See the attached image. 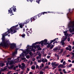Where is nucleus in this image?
<instances>
[{
	"label": "nucleus",
	"mask_w": 74,
	"mask_h": 74,
	"mask_svg": "<svg viewBox=\"0 0 74 74\" xmlns=\"http://www.w3.org/2000/svg\"><path fill=\"white\" fill-rule=\"evenodd\" d=\"M19 27H18V25H16L15 26H13L9 30H8L6 33L2 34V42L1 43L0 45L1 46H4L5 47H8L9 46V43L10 41H8L6 43L3 42L4 39V36H7L8 34H10L11 33V34H13L14 33H15L17 32L16 30H18Z\"/></svg>",
	"instance_id": "f257e3e1"
},
{
	"label": "nucleus",
	"mask_w": 74,
	"mask_h": 74,
	"mask_svg": "<svg viewBox=\"0 0 74 74\" xmlns=\"http://www.w3.org/2000/svg\"><path fill=\"white\" fill-rule=\"evenodd\" d=\"M27 48H28V49H27L25 51H24V52L22 53V56L24 57L25 56V54H27V53H29V52H30L32 51H33V52L36 51V49H33V46H30L29 45L27 46Z\"/></svg>",
	"instance_id": "f03ea898"
},
{
	"label": "nucleus",
	"mask_w": 74,
	"mask_h": 74,
	"mask_svg": "<svg viewBox=\"0 0 74 74\" xmlns=\"http://www.w3.org/2000/svg\"><path fill=\"white\" fill-rule=\"evenodd\" d=\"M41 44V45L42 46L43 45V44L47 45V40L45 39L44 40L42 41L41 42H36L35 43L33 44L32 45H36V44Z\"/></svg>",
	"instance_id": "7ed1b4c3"
},
{
	"label": "nucleus",
	"mask_w": 74,
	"mask_h": 74,
	"mask_svg": "<svg viewBox=\"0 0 74 74\" xmlns=\"http://www.w3.org/2000/svg\"><path fill=\"white\" fill-rule=\"evenodd\" d=\"M16 8L15 7H13L12 8H11L10 9V10H8V11L10 13H12V10H13L14 12H15L16 11Z\"/></svg>",
	"instance_id": "20e7f679"
},
{
	"label": "nucleus",
	"mask_w": 74,
	"mask_h": 74,
	"mask_svg": "<svg viewBox=\"0 0 74 74\" xmlns=\"http://www.w3.org/2000/svg\"><path fill=\"white\" fill-rule=\"evenodd\" d=\"M68 27H71V28H74V22L71 23H69L68 25Z\"/></svg>",
	"instance_id": "39448f33"
},
{
	"label": "nucleus",
	"mask_w": 74,
	"mask_h": 74,
	"mask_svg": "<svg viewBox=\"0 0 74 74\" xmlns=\"http://www.w3.org/2000/svg\"><path fill=\"white\" fill-rule=\"evenodd\" d=\"M51 64H52V66L53 67H54V66H58L59 64V63H56V62H53Z\"/></svg>",
	"instance_id": "423d86ee"
},
{
	"label": "nucleus",
	"mask_w": 74,
	"mask_h": 74,
	"mask_svg": "<svg viewBox=\"0 0 74 74\" xmlns=\"http://www.w3.org/2000/svg\"><path fill=\"white\" fill-rule=\"evenodd\" d=\"M16 44L14 43H12L11 44V46H10V48L11 49H13L14 48V47H15Z\"/></svg>",
	"instance_id": "0eeeda50"
},
{
	"label": "nucleus",
	"mask_w": 74,
	"mask_h": 74,
	"mask_svg": "<svg viewBox=\"0 0 74 74\" xmlns=\"http://www.w3.org/2000/svg\"><path fill=\"white\" fill-rule=\"evenodd\" d=\"M58 52H59V53L60 54L61 53H62V52H63V49H61L58 50Z\"/></svg>",
	"instance_id": "6e6552de"
},
{
	"label": "nucleus",
	"mask_w": 74,
	"mask_h": 74,
	"mask_svg": "<svg viewBox=\"0 0 74 74\" xmlns=\"http://www.w3.org/2000/svg\"><path fill=\"white\" fill-rule=\"evenodd\" d=\"M59 47H57L53 49V51H54L56 52V51H57V50H59Z\"/></svg>",
	"instance_id": "1a4fd4ad"
},
{
	"label": "nucleus",
	"mask_w": 74,
	"mask_h": 74,
	"mask_svg": "<svg viewBox=\"0 0 74 74\" xmlns=\"http://www.w3.org/2000/svg\"><path fill=\"white\" fill-rule=\"evenodd\" d=\"M62 67V68H65V67H66V66H63V64H60L58 66V68H60V67Z\"/></svg>",
	"instance_id": "9d476101"
},
{
	"label": "nucleus",
	"mask_w": 74,
	"mask_h": 74,
	"mask_svg": "<svg viewBox=\"0 0 74 74\" xmlns=\"http://www.w3.org/2000/svg\"><path fill=\"white\" fill-rule=\"evenodd\" d=\"M37 48L38 49V50H41V49L40 48V47L39 45L36 46Z\"/></svg>",
	"instance_id": "9b49d317"
},
{
	"label": "nucleus",
	"mask_w": 74,
	"mask_h": 74,
	"mask_svg": "<svg viewBox=\"0 0 74 74\" xmlns=\"http://www.w3.org/2000/svg\"><path fill=\"white\" fill-rule=\"evenodd\" d=\"M64 33L65 36H67L69 35V34L67 33V31L64 32Z\"/></svg>",
	"instance_id": "f8f14e48"
},
{
	"label": "nucleus",
	"mask_w": 74,
	"mask_h": 74,
	"mask_svg": "<svg viewBox=\"0 0 74 74\" xmlns=\"http://www.w3.org/2000/svg\"><path fill=\"white\" fill-rule=\"evenodd\" d=\"M33 20L34 21H35L36 19H37V16H34L32 17Z\"/></svg>",
	"instance_id": "ddd939ff"
},
{
	"label": "nucleus",
	"mask_w": 74,
	"mask_h": 74,
	"mask_svg": "<svg viewBox=\"0 0 74 74\" xmlns=\"http://www.w3.org/2000/svg\"><path fill=\"white\" fill-rule=\"evenodd\" d=\"M15 64V63L12 61H10V65H11V64Z\"/></svg>",
	"instance_id": "4468645a"
},
{
	"label": "nucleus",
	"mask_w": 74,
	"mask_h": 74,
	"mask_svg": "<svg viewBox=\"0 0 74 74\" xmlns=\"http://www.w3.org/2000/svg\"><path fill=\"white\" fill-rule=\"evenodd\" d=\"M17 54V52L16 51L14 52V53H13L12 55L13 56H15V55H16Z\"/></svg>",
	"instance_id": "2eb2a0df"
},
{
	"label": "nucleus",
	"mask_w": 74,
	"mask_h": 74,
	"mask_svg": "<svg viewBox=\"0 0 74 74\" xmlns=\"http://www.w3.org/2000/svg\"><path fill=\"white\" fill-rule=\"evenodd\" d=\"M35 67H36L35 66L33 65L31 66V69H32V70H34V69H35Z\"/></svg>",
	"instance_id": "dca6fc26"
},
{
	"label": "nucleus",
	"mask_w": 74,
	"mask_h": 74,
	"mask_svg": "<svg viewBox=\"0 0 74 74\" xmlns=\"http://www.w3.org/2000/svg\"><path fill=\"white\" fill-rule=\"evenodd\" d=\"M64 36H63V41H65L66 39H67V36H65V37H64Z\"/></svg>",
	"instance_id": "f3484780"
},
{
	"label": "nucleus",
	"mask_w": 74,
	"mask_h": 74,
	"mask_svg": "<svg viewBox=\"0 0 74 74\" xmlns=\"http://www.w3.org/2000/svg\"><path fill=\"white\" fill-rule=\"evenodd\" d=\"M69 31L71 33H72V32H74V29H73V30H71V28H70L69 29Z\"/></svg>",
	"instance_id": "a211bd4d"
},
{
	"label": "nucleus",
	"mask_w": 74,
	"mask_h": 74,
	"mask_svg": "<svg viewBox=\"0 0 74 74\" xmlns=\"http://www.w3.org/2000/svg\"><path fill=\"white\" fill-rule=\"evenodd\" d=\"M4 65H5V64L4 63H0V66L1 67H3V66Z\"/></svg>",
	"instance_id": "6ab92c4d"
},
{
	"label": "nucleus",
	"mask_w": 74,
	"mask_h": 74,
	"mask_svg": "<svg viewBox=\"0 0 74 74\" xmlns=\"http://www.w3.org/2000/svg\"><path fill=\"white\" fill-rule=\"evenodd\" d=\"M21 68L22 70H25V66H22Z\"/></svg>",
	"instance_id": "aec40b11"
},
{
	"label": "nucleus",
	"mask_w": 74,
	"mask_h": 74,
	"mask_svg": "<svg viewBox=\"0 0 74 74\" xmlns=\"http://www.w3.org/2000/svg\"><path fill=\"white\" fill-rule=\"evenodd\" d=\"M8 68V66H6L3 69L4 70H7V69Z\"/></svg>",
	"instance_id": "412c9836"
},
{
	"label": "nucleus",
	"mask_w": 74,
	"mask_h": 74,
	"mask_svg": "<svg viewBox=\"0 0 74 74\" xmlns=\"http://www.w3.org/2000/svg\"><path fill=\"white\" fill-rule=\"evenodd\" d=\"M71 53L72 55H73L72 57V58L73 59V58H74V53L72 52Z\"/></svg>",
	"instance_id": "4be33fe9"
},
{
	"label": "nucleus",
	"mask_w": 74,
	"mask_h": 74,
	"mask_svg": "<svg viewBox=\"0 0 74 74\" xmlns=\"http://www.w3.org/2000/svg\"><path fill=\"white\" fill-rule=\"evenodd\" d=\"M40 0H37L36 1V2L38 3V4H40Z\"/></svg>",
	"instance_id": "5701e85b"
},
{
	"label": "nucleus",
	"mask_w": 74,
	"mask_h": 74,
	"mask_svg": "<svg viewBox=\"0 0 74 74\" xmlns=\"http://www.w3.org/2000/svg\"><path fill=\"white\" fill-rule=\"evenodd\" d=\"M63 66H65L66 65V61H64L63 62V64H62Z\"/></svg>",
	"instance_id": "b1692460"
},
{
	"label": "nucleus",
	"mask_w": 74,
	"mask_h": 74,
	"mask_svg": "<svg viewBox=\"0 0 74 74\" xmlns=\"http://www.w3.org/2000/svg\"><path fill=\"white\" fill-rule=\"evenodd\" d=\"M21 65L22 66H24V67H25L26 65L24 63H22L21 64Z\"/></svg>",
	"instance_id": "393cba45"
},
{
	"label": "nucleus",
	"mask_w": 74,
	"mask_h": 74,
	"mask_svg": "<svg viewBox=\"0 0 74 74\" xmlns=\"http://www.w3.org/2000/svg\"><path fill=\"white\" fill-rule=\"evenodd\" d=\"M61 42L62 45H64V42H63V40Z\"/></svg>",
	"instance_id": "a878e982"
},
{
	"label": "nucleus",
	"mask_w": 74,
	"mask_h": 74,
	"mask_svg": "<svg viewBox=\"0 0 74 74\" xmlns=\"http://www.w3.org/2000/svg\"><path fill=\"white\" fill-rule=\"evenodd\" d=\"M26 21V23H29L30 22V19L27 20Z\"/></svg>",
	"instance_id": "bb28decb"
},
{
	"label": "nucleus",
	"mask_w": 74,
	"mask_h": 74,
	"mask_svg": "<svg viewBox=\"0 0 74 74\" xmlns=\"http://www.w3.org/2000/svg\"><path fill=\"white\" fill-rule=\"evenodd\" d=\"M48 62V60L47 59H45L44 60V63H45V62Z\"/></svg>",
	"instance_id": "cd10ccee"
},
{
	"label": "nucleus",
	"mask_w": 74,
	"mask_h": 74,
	"mask_svg": "<svg viewBox=\"0 0 74 74\" xmlns=\"http://www.w3.org/2000/svg\"><path fill=\"white\" fill-rule=\"evenodd\" d=\"M19 25H20V27L21 28H22V27H23V25H22L20 24H19Z\"/></svg>",
	"instance_id": "c85d7f7f"
},
{
	"label": "nucleus",
	"mask_w": 74,
	"mask_h": 74,
	"mask_svg": "<svg viewBox=\"0 0 74 74\" xmlns=\"http://www.w3.org/2000/svg\"><path fill=\"white\" fill-rule=\"evenodd\" d=\"M54 47V45H52L50 47V48L51 49H52V48H53V47Z\"/></svg>",
	"instance_id": "c756f323"
},
{
	"label": "nucleus",
	"mask_w": 74,
	"mask_h": 74,
	"mask_svg": "<svg viewBox=\"0 0 74 74\" xmlns=\"http://www.w3.org/2000/svg\"><path fill=\"white\" fill-rule=\"evenodd\" d=\"M36 69H39V66H38V65H36Z\"/></svg>",
	"instance_id": "7c9ffc66"
},
{
	"label": "nucleus",
	"mask_w": 74,
	"mask_h": 74,
	"mask_svg": "<svg viewBox=\"0 0 74 74\" xmlns=\"http://www.w3.org/2000/svg\"><path fill=\"white\" fill-rule=\"evenodd\" d=\"M40 74H44V72L42 71H40Z\"/></svg>",
	"instance_id": "2f4dec72"
},
{
	"label": "nucleus",
	"mask_w": 74,
	"mask_h": 74,
	"mask_svg": "<svg viewBox=\"0 0 74 74\" xmlns=\"http://www.w3.org/2000/svg\"><path fill=\"white\" fill-rule=\"evenodd\" d=\"M36 58L37 59H41V57H40V56H37L36 57Z\"/></svg>",
	"instance_id": "473e14b6"
},
{
	"label": "nucleus",
	"mask_w": 74,
	"mask_h": 74,
	"mask_svg": "<svg viewBox=\"0 0 74 74\" xmlns=\"http://www.w3.org/2000/svg\"><path fill=\"white\" fill-rule=\"evenodd\" d=\"M45 59L44 58H42L41 59V62H42L43 63H44V62Z\"/></svg>",
	"instance_id": "72a5a7b5"
},
{
	"label": "nucleus",
	"mask_w": 74,
	"mask_h": 74,
	"mask_svg": "<svg viewBox=\"0 0 74 74\" xmlns=\"http://www.w3.org/2000/svg\"><path fill=\"white\" fill-rule=\"evenodd\" d=\"M26 58H27V59H29V58H30V56H26Z\"/></svg>",
	"instance_id": "f704fd0d"
},
{
	"label": "nucleus",
	"mask_w": 74,
	"mask_h": 74,
	"mask_svg": "<svg viewBox=\"0 0 74 74\" xmlns=\"http://www.w3.org/2000/svg\"><path fill=\"white\" fill-rule=\"evenodd\" d=\"M56 39H57V40H58V38H55L53 40V41H58V40H56Z\"/></svg>",
	"instance_id": "c9c22d12"
},
{
	"label": "nucleus",
	"mask_w": 74,
	"mask_h": 74,
	"mask_svg": "<svg viewBox=\"0 0 74 74\" xmlns=\"http://www.w3.org/2000/svg\"><path fill=\"white\" fill-rule=\"evenodd\" d=\"M22 37H25V34H23L21 35Z\"/></svg>",
	"instance_id": "e433bc0d"
},
{
	"label": "nucleus",
	"mask_w": 74,
	"mask_h": 74,
	"mask_svg": "<svg viewBox=\"0 0 74 74\" xmlns=\"http://www.w3.org/2000/svg\"><path fill=\"white\" fill-rule=\"evenodd\" d=\"M27 71H30V69L29 68H27Z\"/></svg>",
	"instance_id": "4c0bfd02"
},
{
	"label": "nucleus",
	"mask_w": 74,
	"mask_h": 74,
	"mask_svg": "<svg viewBox=\"0 0 74 74\" xmlns=\"http://www.w3.org/2000/svg\"><path fill=\"white\" fill-rule=\"evenodd\" d=\"M63 72H64V74H65V73H66V71L65 69H63Z\"/></svg>",
	"instance_id": "58836bf2"
},
{
	"label": "nucleus",
	"mask_w": 74,
	"mask_h": 74,
	"mask_svg": "<svg viewBox=\"0 0 74 74\" xmlns=\"http://www.w3.org/2000/svg\"><path fill=\"white\" fill-rule=\"evenodd\" d=\"M63 61H64V59H62L61 61H60V62L61 63H63Z\"/></svg>",
	"instance_id": "ea45409f"
},
{
	"label": "nucleus",
	"mask_w": 74,
	"mask_h": 74,
	"mask_svg": "<svg viewBox=\"0 0 74 74\" xmlns=\"http://www.w3.org/2000/svg\"><path fill=\"white\" fill-rule=\"evenodd\" d=\"M8 68L9 69H12V68H13V66H11L10 67H9Z\"/></svg>",
	"instance_id": "a19ab883"
},
{
	"label": "nucleus",
	"mask_w": 74,
	"mask_h": 74,
	"mask_svg": "<svg viewBox=\"0 0 74 74\" xmlns=\"http://www.w3.org/2000/svg\"><path fill=\"white\" fill-rule=\"evenodd\" d=\"M48 67H49V66H47L45 67V69H48Z\"/></svg>",
	"instance_id": "79ce46f5"
},
{
	"label": "nucleus",
	"mask_w": 74,
	"mask_h": 74,
	"mask_svg": "<svg viewBox=\"0 0 74 74\" xmlns=\"http://www.w3.org/2000/svg\"><path fill=\"white\" fill-rule=\"evenodd\" d=\"M51 45H48L47 46V48H49V47H51Z\"/></svg>",
	"instance_id": "37998d69"
},
{
	"label": "nucleus",
	"mask_w": 74,
	"mask_h": 74,
	"mask_svg": "<svg viewBox=\"0 0 74 74\" xmlns=\"http://www.w3.org/2000/svg\"><path fill=\"white\" fill-rule=\"evenodd\" d=\"M67 40H68V42H69V41H70V38H68V39H67Z\"/></svg>",
	"instance_id": "c03bdc74"
},
{
	"label": "nucleus",
	"mask_w": 74,
	"mask_h": 74,
	"mask_svg": "<svg viewBox=\"0 0 74 74\" xmlns=\"http://www.w3.org/2000/svg\"><path fill=\"white\" fill-rule=\"evenodd\" d=\"M41 14H38V17H40V16H41Z\"/></svg>",
	"instance_id": "a18cd8bd"
},
{
	"label": "nucleus",
	"mask_w": 74,
	"mask_h": 74,
	"mask_svg": "<svg viewBox=\"0 0 74 74\" xmlns=\"http://www.w3.org/2000/svg\"><path fill=\"white\" fill-rule=\"evenodd\" d=\"M33 48H34L35 49H36V48H37V46H34V47L33 46Z\"/></svg>",
	"instance_id": "49530a36"
},
{
	"label": "nucleus",
	"mask_w": 74,
	"mask_h": 74,
	"mask_svg": "<svg viewBox=\"0 0 74 74\" xmlns=\"http://www.w3.org/2000/svg\"><path fill=\"white\" fill-rule=\"evenodd\" d=\"M65 49H66V50H69V48L68 47H66L65 48Z\"/></svg>",
	"instance_id": "de8ad7c7"
},
{
	"label": "nucleus",
	"mask_w": 74,
	"mask_h": 74,
	"mask_svg": "<svg viewBox=\"0 0 74 74\" xmlns=\"http://www.w3.org/2000/svg\"><path fill=\"white\" fill-rule=\"evenodd\" d=\"M47 58H48V59H49L50 58H51V56H47Z\"/></svg>",
	"instance_id": "09e8293b"
},
{
	"label": "nucleus",
	"mask_w": 74,
	"mask_h": 74,
	"mask_svg": "<svg viewBox=\"0 0 74 74\" xmlns=\"http://www.w3.org/2000/svg\"><path fill=\"white\" fill-rule=\"evenodd\" d=\"M71 66H72V64H70L69 65V67H71Z\"/></svg>",
	"instance_id": "8fccbe9b"
},
{
	"label": "nucleus",
	"mask_w": 74,
	"mask_h": 74,
	"mask_svg": "<svg viewBox=\"0 0 74 74\" xmlns=\"http://www.w3.org/2000/svg\"><path fill=\"white\" fill-rule=\"evenodd\" d=\"M18 66L19 67H20V68H21V67H22V66H21V65H20V64H18Z\"/></svg>",
	"instance_id": "3c124183"
},
{
	"label": "nucleus",
	"mask_w": 74,
	"mask_h": 74,
	"mask_svg": "<svg viewBox=\"0 0 74 74\" xmlns=\"http://www.w3.org/2000/svg\"><path fill=\"white\" fill-rule=\"evenodd\" d=\"M62 69H58V71H62Z\"/></svg>",
	"instance_id": "603ef678"
},
{
	"label": "nucleus",
	"mask_w": 74,
	"mask_h": 74,
	"mask_svg": "<svg viewBox=\"0 0 74 74\" xmlns=\"http://www.w3.org/2000/svg\"><path fill=\"white\" fill-rule=\"evenodd\" d=\"M44 64H41V66L42 67H44Z\"/></svg>",
	"instance_id": "864d4df0"
},
{
	"label": "nucleus",
	"mask_w": 74,
	"mask_h": 74,
	"mask_svg": "<svg viewBox=\"0 0 74 74\" xmlns=\"http://www.w3.org/2000/svg\"><path fill=\"white\" fill-rule=\"evenodd\" d=\"M38 55L39 56V57H41V53H39V54H38Z\"/></svg>",
	"instance_id": "5fc2aeb1"
},
{
	"label": "nucleus",
	"mask_w": 74,
	"mask_h": 74,
	"mask_svg": "<svg viewBox=\"0 0 74 74\" xmlns=\"http://www.w3.org/2000/svg\"><path fill=\"white\" fill-rule=\"evenodd\" d=\"M36 60V59L35 58H34L32 59V61H35Z\"/></svg>",
	"instance_id": "6e6d98bb"
},
{
	"label": "nucleus",
	"mask_w": 74,
	"mask_h": 74,
	"mask_svg": "<svg viewBox=\"0 0 74 74\" xmlns=\"http://www.w3.org/2000/svg\"><path fill=\"white\" fill-rule=\"evenodd\" d=\"M30 21H31V22H32L33 21V20H32V18H31Z\"/></svg>",
	"instance_id": "4d7b16f0"
},
{
	"label": "nucleus",
	"mask_w": 74,
	"mask_h": 74,
	"mask_svg": "<svg viewBox=\"0 0 74 74\" xmlns=\"http://www.w3.org/2000/svg\"><path fill=\"white\" fill-rule=\"evenodd\" d=\"M55 56H56L57 57H58L59 56V55H57V54H56L55 55Z\"/></svg>",
	"instance_id": "13d9d810"
},
{
	"label": "nucleus",
	"mask_w": 74,
	"mask_h": 74,
	"mask_svg": "<svg viewBox=\"0 0 74 74\" xmlns=\"http://www.w3.org/2000/svg\"><path fill=\"white\" fill-rule=\"evenodd\" d=\"M53 42H54L53 40H51V43H52Z\"/></svg>",
	"instance_id": "bf43d9fd"
},
{
	"label": "nucleus",
	"mask_w": 74,
	"mask_h": 74,
	"mask_svg": "<svg viewBox=\"0 0 74 74\" xmlns=\"http://www.w3.org/2000/svg\"><path fill=\"white\" fill-rule=\"evenodd\" d=\"M38 62L40 63V62H41V60H38Z\"/></svg>",
	"instance_id": "052dcab7"
},
{
	"label": "nucleus",
	"mask_w": 74,
	"mask_h": 74,
	"mask_svg": "<svg viewBox=\"0 0 74 74\" xmlns=\"http://www.w3.org/2000/svg\"><path fill=\"white\" fill-rule=\"evenodd\" d=\"M68 47L69 48H71V46L70 45H68Z\"/></svg>",
	"instance_id": "680f3d73"
},
{
	"label": "nucleus",
	"mask_w": 74,
	"mask_h": 74,
	"mask_svg": "<svg viewBox=\"0 0 74 74\" xmlns=\"http://www.w3.org/2000/svg\"><path fill=\"white\" fill-rule=\"evenodd\" d=\"M46 13H47V12H44L43 13V15H44V14H46Z\"/></svg>",
	"instance_id": "e2e57ef3"
},
{
	"label": "nucleus",
	"mask_w": 74,
	"mask_h": 74,
	"mask_svg": "<svg viewBox=\"0 0 74 74\" xmlns=\"http://www.w3.org/2000/svg\"><path fill=\"white\" fill-rule=\"evenodd\" d=\"M18 60H17L15 62V63H18V62H19Z\"/></svg>",
	"instance_id": "0e129e2a"
},
{
	"label": "nucleus",
	"mask_w": 74,
	"mask_h": 74,
	"mask_svg": "<svg viewBox=\"0 0 74 74\" xmlns=\"http://www.w3.org/2000/svg\"><path fill=\"white\" fill-rule=\"evenodd\" d=\"M29 55H32V52H30L29 53Z\"/></svg>",
	"instance_id": "69168bd1"
},
{
	"label": "nucleus",
	"mask_w": 74,
	"mask_h": 74,
	"mask_svg": "<svg viewBox=\"0 0 74 74\" xmlns=\"http://www.w3.org/2000/svg\"><path fill=\"white\" fill-rule=\"evenodd\" d=\"M68 61L69 62H71V60H68Z\"/></svg>",
	"instance_id": "338daca9"
},
{
	"label": "nucleus",
	"mask_w": 74,
	"mask_h": 74,
	"mask_svg": "<svg viewBox=\"0 0 74 74\" xmlns=\"http://www.w3.org/2000/svg\"><path fill=\"white\" fill-rule=\"evenodd\" d=\"M29 74H33V73H32V72H30L29 73Z\"/></svg>",
	"instance_id": "774afa93"
}]
</instances>
